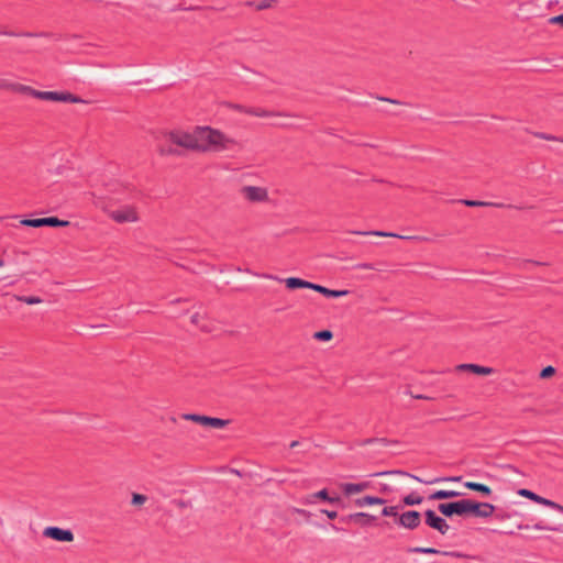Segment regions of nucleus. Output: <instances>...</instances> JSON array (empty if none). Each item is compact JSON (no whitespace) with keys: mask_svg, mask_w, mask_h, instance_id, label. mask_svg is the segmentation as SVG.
I'll list each match as a JSON object with an SVG mask.
<instances>
[{"mask_svg":"<svg viewBox=\"0 0 563 563\" xmlns=\"http://www.w3.org/2000/svg\"><path fill=\"white\" fill-rule=\"evenodd\" d=\"M199 134L200 142L205 146V150H200V152L223 151L235 144L234 140L228 137L221 131L209 126L199 128Z\"/></svg>","mask_w":563,"mask_h":563,"instance_id":"nucleus-1","label":"nucleus"},{"mask_svg":"<svg viewBox=\"0 0 563 563\" xmlns=\"http://www.w3.org/2000/svg\"><path fill=\"white\" fill-rule=\"evenodd\" d=\"M284 282L288 289L294 290V289H298V288H308V289H312V290L323 295L324 297H329V298L330 297H332V298L344 297V296L349 295V292H350L346 289H343V290L329 289L322 285L314 284V283L308 282V280H305V279H301L298 277H288Z\"/></svg>","mask_w":563,"mask_h":563,"instance_id":"nucleus-2","label":"nucleus"},{"mask_svg":"<svg viewBox=\"0 0 563 563\" xmlns=\"http://www.w3.org/2000/svg\"><path fill=\"white\" fill-rule=\"evenodd\" d=\"M169 140L173 144L187 150L198 152H200V150H205L202 142H200L199 128H197L194 133L170 132Z\"/></svg>","mask_w":563,"mask_h":563,"instance_id":"nucleus-3","label":"nucleus"},{"mask_svg":"<svg viewBox=\"0 0 563 563\" xmlns=\"http://www.w3.org/2000/svg\"><path fill=\"white\" fill-rule=\"evenodd\" d=\"M472 506L468 505L467 499H461L452 503H442L438 505V510L444 517L451 518L452 516H467Z\"/></svg>","mask_w":563,"mask_h":563,"instance_id":"nucleus-4","label":"nucleus"},{"mask_svg":"<svg viewBox=\"0 0 563 563\" xmlns=\"http://www.w3.org/2000/svg\"><path fill=\"white\" fill-rule=\"evenodd\" d=\"M34 98L54 102L86 103L80 97L68 91H41L34 93Z\"/></svg>","mask_w":563,"mask_h":563,"instance_id":"nucleus-5","label":"nucleus"},{"mask_svg":"<svg viewBox=\"0 0 563 563\" xmlns=\"http://www.w3.org/2000/svg\"><path fill=\"white\" fill-rule=\"evenodd\" d=\"M240 192L242 197L249 202H266L269 200L268 191L264 187L243 186Z\"/></svg>","mask_w":563,"mask_h":563,"instance_id":"nucleus-6","label":"nucleus"},{"mask_svg":"<svg viewBox=\"0 0 563 563\" xmlns=\"http://www.w3.org/2000/svg\"><path fill=\"white\" fill-rule=\"evenodd\" d=\"M22 225L41 228V227H68L70 224L67 220H60L57 217L37 218V219H23L20 221Z\"/></svg>","mask_w":563,"mask_h":563,"instance_id":"nucleus-7","label":"nucleus"},{"mask_svg":"<svg viewBox=\"0 0 563 563\" xmlns=\"http://www.w3.org/2000/svg\"><path fill=\"white\" fill-rule=\"evenodd\" d=\"M184 420L194 421L200 423L202 426L221 429L229 424V420H224L221 418H213L208 416H201L197 413H184L181 415Z\"/></svg>","mask_w":563,"mask_h":563,"instance_id":"nucleus-8","label":"nucleus"},{"mask_svg":"<svg viewBox=\"0 0 563 563\" xmlns=\"http://www.w3.org/2000/svg\"><path fill=\"white\" fill-rule=\"evenodd\" d=\"M109 217L117 223L137 222L139 213L133 206H124L109 212Z\"/></svg>","mask_w":563,"mask_h":563,"instance_id":"nucleus-9","label":"nucleus"},{"mask_svg":"<svg viewBox=\"0 0 563 563\" xmlns=\"http://www.w3.org/2000/svg\"><path fill=\"white\" fill-rule=\"evenodd\" d=\"M424 521L426 525L437 531H439L442 536L446 534L450 530V526L446 520L438 516L435 511L428 509L424 511Z\"/></svg>","mask_w":563,"mask_h":563,"instance_id":"nucleus-10","label":"nucleus"},{"mask_svg":"<svg viewBox=\"0 0 563 563\" xmlns=\"http://www.w3.org/2000/svg\"><path fill=\"white\" fill-rule=\"evenodd\" d=\"M396 523L409 530L417 529L421 523V514L417 510H408L402 512Z\"/></svg>","mask_w":563,"mask_h":563,"instance_id":"nucleus-11","label":"nucleus"},{"mask_svg":"<svg viewBox=\"0 0 563 563\" xmlns=\"http://www.w3.org/2000/svg\"><path fill=\"white\" fill-rule=\"evenodd\" d=\"M43 536L59 542L74 541V533L69 529H62L59 527H47L43 531Z\"/></svg>","mask_w":563,"mask_h":563,"instance_id":"nucleus-12","label":"nucleus"},{"mask_svg":"<svg viewBox=\"0 0 563 563\" xmlns=\"http://www.w3.org/2000/svg\"><path fill=\"white\" fill-rule=\"evenodd\" d=\"M468 505H471L472 509L470 510V515L481 518L490 517L495 511V506L488 503H478L472 499H467Z\"/></svg>","mask_w":563,"mask_h":563,"instance_id":"nucleus-13","label":"nucleus"},{"mask_svg":"<svg viewBox=\"0 0 563 563\" xmlns=\"http://www.w3.org/2000/svg\"><path fill=\"white\" fill-rule=\"evenodd\" d=\"M352 233L353 234H358V235L390 236V238H398V239H402V240H413V241H419V242H428V241H430V239L427 238V236H421V235H399V234H396V233L384 232V231H352Z\"/></svg>","mask_w":563,"mask_h":563,"instance_id":"nucleus-14","label":"nucleus"},{"mask_svg":"<svg viewBox=\"0 0 563 563\" xmlns=\"http://www.w3.org/2000/svg\"><path fill=\"white\" fill-rule=\"evenodd\" d=\"M518 494L522 497H526L528 499H531L538 504H541V505H544V506H548V507H551L553 509H556L559 510L560 512H563V506L560 505V504H556L550 499H547L544 497H541L539 495H537L536 493L529 490V489H526V488H521L518 490Z\"/></svg>","mask_w":563,"mask_h":563,"instance_id":"nucleus-15","label":"nucleus"},{"mask_svg":"<svg viewBox=\"0 0 563 563\" xmlns=\"http://www.w3.org/2000/svg\"><path fill=\"white\" fill-rule=\"evenodd\" d=\"M371 487L369 482L361 483H342L340 488L345 496H351L357 493H362Z\"/></svg>","mask_w":563,"mask_h":563,"instance_id":"nucleus-16","label":"nucleus"},{"mask_svg":"<svg viewBox=\"0 0 563 563\" xmlns=\"http://www.w3.org/2000/svg\"><path fill=\"white\" fill-rule=\"evenodd\" d=\"M391 474H396V475H400V476H407V477L413 478L415 481H418V482L427 484V485H431V484H434V483L440 481V478L422 479V478H420V477H418V476H416V475H413L411 473H408V472L401 471V470L378 472V473L374 474V476H385V475H391Z\"/></svg>","mask_w":563,"mask_h":563,"instance_id":"nucleus-17","label":"nucleus"},{"mask_svg":"<svg viewBox=\"0 0 563 563\" xmlns=\"http://www.w3.org/2000/svg\"><path fill=\"white\" fill-rule=\"evenodd\" d=\"M316 499H321V500L328 501L330 504H339L341 500L339 496L330 497L328 489L324 488V489H321V490L306 497L305 504H313Z\"/></svg>","mask_w":563,"mask_h":563,"instance_id":"nucleus-18","label":"nucleus"},{"mask_svg":"<svg viewBox=\"0 0 563 563\" xmlns=\"http://www.w3.org/2000/svg\"><path fill=\"white\" fill-rule=\"evenodd\" d=\"M347 518H349L350 521L358 523L362 527L369 526V525H372L376 520L375 516H372V515L366 514V512L352 514Z\"/></svg>","mask_w":563,"mask_h":563,"instance_id":"nucleus-19","label":"nucleus"},{"mask_svg":"<svg viewBox=\"0 0 563 563\" xmlns=\"http://www.w3.org/2000/svg\"><path fill=\"white\" fill-rule=\"evenodd\" d=\"M386 503L385 499L380 497H374V496H364L354 499V505L356 507H365L368 505H384Z\"/></svg>","mask_w":563,"mask_h":563,"instance_id":"nucleus-20","label":"nucleus"},{"mask_svg":"<svg viewBox=\"0 0 563 563\" xmlns=\"http://www.w3.org/2000/svg\"><path fill=\"white\" fill-rule=\"evenodd\" d=\"M462 493L456 490H437L433 494L429 496V499L431 500H442V499H451L461 496Z\"/></svg>","mask_w":563,"mask_h":563,"instance_id":"nucleus-21","label":"nucleus"},{"mask_svg":"<svg viewBox=\"0 0 563 563\" xmlns=\"http://www.w3.org/2000/svg\"><path fill=\"white\" fill-rule=\"evenodd\" d=\"M464 486L471 490L477 492L483 496H489L492 494V489L489 486L476 482H465Z\"/></svg>","mask_w":563,"mask_h":563,"instance_id":"nucleus-22","label":"nucleus"},{"mask_svg":"<svg viewBox=\"0 0 563 563\" xmlns=\"http://www.w3.org/2000/svg\"><path fill=\"white\" fill-rule=\"evenodd\" d=\"M246 114L254 115V117H260V118L284 115L280 112L267 111V110H264L262 108H249L247 111H246Z\"/></svg>","mask_w":563,"mask_h":563,"instance_id":"nucleus-23","label":"nucleus"},{"mask_svg":"<svg viewBox=\"0 0 563 563\" xmlns=\"http://www.w3.org/2000/svg\"><path fill=\"white\" fill-rule=\"evenodd\" d=\"M460 202L465 205V206H467V207H497V208L505 207L504 203L489 202V201H479V200H468V199H463Z\"/></svg>","mask_w":563,"mask_h":563,"instance_id":"nucleus-24","label":"nucleus"},{"mask_svg":"<svg viewBox=\"0 0 563 563\" xmlns=\"http://www.w3.org/2000/svg\"><path fill=\"white\" fill-rule=\"evenodd\" d=\"M0 34L7 35V36H26V37H38V36L51 37L52 36V34L45 33V32H42V33H32V32L15 33L12 31H0Z\"/></svg>","mask_w":563,"mask_h":563,"instance_id":"nucleus-25","label":"nucleus"},{"mask_svg":"<svg viewBox=\"0 0 563 563\" xmlns=\"http://www.w3.org/2000/svg\"><path fill=\"white\" fill-rule=\"evenodd\" d=\"M10 87L20 93H24L34 98V93H37L38 90L32 88L31 86L22 85V84H12Z\"/></svg>","mask_w":563,"mask_h":563,"instance_id":"nucleus-26","label":"nucleus"},{"mask_svg":"<svg viewBox=\"0 0 563 563\" xmlns=\"http://www.w3.org/2000/svg\"><path fill=\"white\" fill-rule=\"evenodd\" d=\"M407 552L421 553V554H441L442 553V551H440L435 548H423V547L408 548Z\"/></svg>","mask_w":563,"mask_h":563,"instance_id":"nucleus-27","label":"nucleus"},{"mask_svg":"<svg viewBox=\"0 0 563 563\" xmlns=\"http://www.w3.org/2000/svg\"><path fill=\"white\" fill-rule=\"evenodd\" d=\"M423 498L416 493H411L402 498V501L407 506L420 505Z\"/></svg>","mask_w":563,"mask_h":563,"instance_id":"nucleus-28","label":"nucleus"},{"mask_svg":"<svg viewBox=\"0 0 563 563\" xmlns=\"http://www.w3.org/2000/svg\"><path fill=\"white\" fill-rule=\"evenodd\" d=\"M470 372L476 375H489L494 372V368L473 364V366L470 367Z\"/></svg>","mask_w":563,"mask_h":563,"instance_id":"nucleus-29","label":"nucleus"},{"mask_svg":"<svg viewBox=\"0 0 563 563\" xmlns=\"http://www.w3.org/2000/svg\"><path fill=\"white\" fill-rule=\"evenodd\" d=\"M15 299L26 305H36L42 302V299L35 296H15Z\"/></svg>","mask_w":563,"mask_h":563,"instance_id":"nucleus-30","label":"nucleus"},{"mask_svg":"<svg viewBox=\"0 0 563 563\" xmlns=\"http://www.w3.org/2000/svg\"><path fill=\"white\" fill-rule=\"evenodd\" d=\"M313 338L319 341H330L333 338V333L330 330H321L316 332Z\"/></svg>","mask_w":563,"mask_h":563,"instance_id":"nucleus-31","label":"nucleus"},{"mask_svg":"<svg viewBox=\"0 0 563 563\" xmlns=\"http://www.w3.org/2000/svg\"><path fill=\"white\" fill-rule=\"evenodd\" d=\"M398 506L384 507L382 510V515L385 517H395L396 519H398V517L400 516L398 514Z\"/></svg>","mask_w":563,"mask_h":563,"instance_id":"nucleus-32","label":"nucleus"},{"mask_svg":"<svg viewBox=\"0 0 563 563\" xmlns=\"http://www.w3.org/2000/svg\"><path fill=\"white\" fill-rule=\"evenodd\" d=\"M533 135L538 139H542V140H547V141H556V142H562L563 143V139L562 137H558L555 135H552V134H547V133H543V132H533Z\"/></svg>","mask_w":563,"mask_h":563,"instance_id":"nucleus-33","label":"nucleus"},{"mask_svg":"<svg viewBox=\"0 0 563 563\" xmlns=\"http://www.w3.org/2000/svg\"><path fill=\"white\" fill-rule=\"evenodd\" d=\"M147 500V497L145 495H142V494H137V493H134L132 495V505L134 506H140V505H143L145 501Z\"/></svg>","mask_w":563,"mask_h":563,"instance_id":"nucleus-34","label":"nucleus"},{"mask_svg":"<svg viewBox=\"0 0 563 563\" xmlns=\"http://www.w3.org/2000/svg\"><path fill=\"white\" fill-rule=\"evenodd\" d=\"M554 374H555V368L553 366L549 365V366H545L544 368H542V371L540 372V377L545 379V378L552 377Z\"/></svg>","mask_w":563,"mask_h":563,"instance_id":"nucleus-35","label":"nucleus"},{"mask_svg":"<svg viewBox=\"0 0 563 563\" xmlns=\"http://www.w3.org/2000/svg\"><path fill=\"white\" fill-rule=\"evenodd\" d=\"M274 3H276V0H262L260 3H257L256 10L261 11L272 8Z\"/></svg>","mask_w":563,"mask_h":563,"instance_id":"nucleus-36","label":"nucleus"},{"mask_svg":"<svg viewBox=\"0 0 563 563\" xmlns=\"http://www.w3.org/2000/svg\"><path fill=\"white\" fill-rule=\"evenodd\" d=\"M441 554L448 555V556H453V558H461V559H470L471 558L470 555L462 553V552H457V551H442Z\"/></svg>","mask_w":563,"mask_h":563,"instance_id":"nucleus-37","label":"nucleus"},{"mask_svg":"<svg viewBox=\"0 0 563 563\" xmlns=\"http://www.w3.org/2000/svg\"><path fill=\"white\" fill-rule=\"evenodd\" d=\"M161 154L162 155H180V152L177 148L169 146V147H166V148L162 147L161 148Z\"/></svg>","mask_w":563,"mask_h":563,"instance_id":"nucleus-38","label":"nucleus"},{"mask_svg":"<svg viewBox=\"0 0 563 563\" xmlns=\"http://www.w3.org/2000/svg\"><path fill=\"white\" fill-rule=\"evenodd\" d=\"M549 23L556 24V25H560L561 27H563V13L560 15H554V16L550 18Z\"/></svg>","mask_w":563,"mask_h":563,"instance_id":"nucleus-39","label":"nucleus"},{"mask_svg":"<svg viewBox=\"0 0 563 563\" xmlns=\"http://www.w3.org/2000/svg\"><path fill=\"white\" fill-rule=\"evenodd\" d=\"M537 530H551V531H558L559 529L552 528L550 526L544 525L543 522H538L533 526Z\"/></svg>","mask_w":563,"mask_h":563,"instance_id":"nucleus-40","label":"nucleus"},{"mask_svg":"<svg viewBox=\"0 0 563 563\" xmlns=\"http://www.w3.org/2000/svg\"><path fill=\"white\" fill-rule=\"evenodd\" d=\"M322 512H323L324 515H327V517H328L329 519H335V518L338 517V512H336V511H334V510H327V509H323V510H322Z\"/></svg>","mask_w":563,"mask_h":563,"instance_id":"nucleus-41","label":"nucleus"},{"mask_svg":"<svg viewBox=\"0 0 563 563\" xmlns=\"http://www.w3.org/2000/svg\"><path fill=\"white\" fill-rule=\"evenodd\" d=\"M200 319H201V316L199 313H195L191 316V323L197 327H200Z\"/></svg>","mask_w":563,"mask_h":563,"instance_id":"nucleus-42","label":"nucleus"},{"mask_svg":"<svg viewBox=\"0 0 563 563\" xmlns=\"http://www.w3.org/2000/svg\"><path fill=\"white\" fill-rule=\"evenodd\" d=\"M377 442L384 444V445H388V444H391V443H397V441H391V440H388L386 438H377Z\"/></svg>","mask_w":563,"mask_h":563,"instance_id":"nucleus-43","label":"nucleus"},{"mask_svg":"<svg viewBox=\"0 0 563 563\" xmlns=\"http://www.w3.org/2000/svg\"><path fill=\"white\" fill-rule=\"evenodd\" d=\"M356 267L361 268V269H374L373 264H369V263H362V264H358Z\"/></svg>","mask_w":563,"mask_h":563,"instance_id":"nucleus-44","label":"nucleus"},{"mask_svg":"<svg viewBox=\"0 0 563 563\" xmlns=\"http://www.w3.org/2000/svg\"><path fill=\"white\" fill-rule=\"evenodd\" d=\"M473 364H461L456 367V369L459 371H468L470 372V367H472Z\"/></svg>","mask_w":563,"mask_h":563,"instance_id":"nucleus-45","label":"nucleus"},{"mask_svg":"<svg viewBox=\"0 0 563 563\" xmlns=\"http://www.w3.org/2000/svg\"><path fill=\"white\" fill-rule=\"evenodd\" d=\"M249 108H250V107H244V106H241V104H236V106H234V109H236V110H238V111H240V112H244V113H246V111H247V109H249Z\"/></svg>","mask_w":563,"mask_h":563,"instance_id":"nucleus-46","label":"nucleus"},{"mask_svg":"<svg viewBox=\"0 0 563 563\" xmlns=\"http://www.w3.org/2000/svg\"><path fill=\"white\" fill-rule=\"evenodd\" d=\"M378 99L382 100V101H387V102L395 103V104H399L400 103V101L395 100V99H390V98H383L382 97V98H378Z\"/></svg>","mask_w":563,"mask_h":563,"instance_id":"nucleus-47","label":"nucleus"},{"mask_svg":"<svg viewBox=\"0 0 563 563\" xmlns=\"http://www.w3.org/2000/svg\"><path fill=\"white\" fill-rule=\"evenodd\" d=\"M375 442H377V438H371V439H366L364 441V444H372V443H375Z\"/></svg>","mask_w":563,"mask_h":563,"instance_id":"nucleus-48","label":"nucleus"},{"mask_svg":"<svg viewBox=\"0 0 563 563\" xmlns=\"http://www.w3.org/2000/svg\"><path fill=\"white\" fill-rule=\"evenodd\" d=\"M529 528H530V526H529V525H519V526H518V529H520V530H527V529H529Z\"/></svg>","mask_w":563,"mask_h":563,"instance_id":"nucleus-49","label":"nucleus"},{"mask_svg":"<svg viewBox=\"0 0 563 563\" xmlns=\"http://www.w3.org/2000/svg\"><path fill=\"white\" fill-rule=\"evenodd\" d=\"M412 397L416 398V399H429V397L423 396V395H416V396H412Z\"/></svg>","mask_w":563,"mask_h":563,"instance_id":"nucleus-50","label":"nucleus"},{"mask_svg":"<svg viewBox=\"0 0 563 563\" xmlns=\"http://www.w3.org/2000/svg\"><path fill=\"white\" fill-rule=\"evenodd\" d=\"M298 444H299V442H298V441H292V442L290 443L289 448H290V449H294V448H296Z\"/></svg>","mask_w":563,"mask_h":563,"instance_id":"nucleus-51","label":"nucleus"},{"mask_svg":"<svg viewBox=\"0 0 563 563\" xmlns=\"http://www.w3.org/2000/svg\"><path fill=\"white\" fill-rule=\"evenodd\" d=\"M448 479H449V481L459 482V481H461V477H460V476H459V477H451V478H448Z\"/></svg>","mask_w":563,"mask_h":563,"instance_id":"nucleus-52","label":"nucleus"},{"mask_svg":"<svg viewBox=\"0 0 563 563\" xmlns=\"http://www.w3.org/2000/svg\"><path fill=\"white\" fill-rule=\"evenodd\" d=\"M4 266V261L0 258V267Z\"/></svg>","mask_w":563,"mask_h":563,"instance_id":"nucleus-53","label":"nucleus"},{"mask_svg":"<svg viewBox=\"0 0 563 563\" xmlns=\"http://www.w3.org/2000/svg\"><path fill=\"white\" fill-rule=\"evenodd\" d=\"M297 511H298L299 514H306V510H302V509H297Z\"/></svg>","mask_w":563,"mask_h":563,"instance_id":"nucleus-54","label":"nucleus"},{"mask_svg":"<svg viewBox=\"0 0 563 563\" xmlns=\"http://www.w3.org/2000/svg\"><path fill=\"white\" fill-rule=\"evenodd\" d=\"M9 85L7 84H0V88H4V87H8Z\"/></svg>","mask_w":563,"mask_h":563,"instance_id":"nucleus-55","label":"nucleus"},{"mask_svg":"<svg viewBox=\"0 0 563 563\" xmlns=\"http://www.w3.org/2000/svg\"><path fill=\"white\" fill-rule=\"evenodd\" d=\"M279 126H288V124H285V123H282V124H278Z\"/></svg>","mask_w":563,"mask_h":563,"instance_id":"nucleus-56","label":"nucleus"}]
</instances>
